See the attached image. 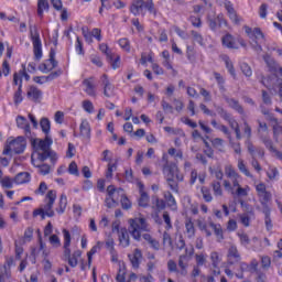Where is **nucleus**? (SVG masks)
<instances>
[{
    "label": "nucleus",
    "instance_id": "49",
    "mask_svg": "<svg viewBox=\"0 0 282 282\" xmlns=\"http://www.w3.org/2000/svg\"><path fill=\"white\" fill-rule=\"evenodd\" d=\"M267 65L270 72H274V74H280V76H282V67L274 59L267 61Z\"/></svg>",
    "mask_w": 282,
    "mask_h": 282
},
{
    "label": "nucleus",
    "instance_id": "14",
    "mask_svg": "<svg viewBox=\"0 0 282 282\" xmlns=\"http://www.w3.org/2000/svg\"><path fill=\"white\" fill-rule=\"evenodd\" d=\"M25 147H28L25 137H18L9 142V145H7L3 150V155H10V153H15V155H19L25 151Z\"/></svg>",
    "mask_w": 282,
    "mask_h": 282
},
{
    "label": "nucleus",
    "instance_id": "60",
    "mask_svg": "<svg viewBox=\"0 0 282 282\" xmlns=\"http://www.w3.org/2000/svg\"><path fill=\"white\" fill-rule=\"evenodd\" d=\"M212 147L216 149V151L224 152V140L219 138L212 140Z\"/></svg>",
    "mask_w": 282,
    "mask_h": 282
},
{
    "label": "nucleus",
    "instance_id": "40",
    "mask_svg": "<svg viewBox=\"0 0 282 282\" xmlns=\"http://www.w3.org/2000/svg\"><path fill=\"white\" fill-rule=\"evenodd\" d=\"M31 162L33 166L39 169L40 175H50V171H52V167L48 164H37L36 160H34V156L31 158Z\"/></svg>",
    "mask_w": 282,
    "mask_h": 282
},
{
    "label": "nucleus",
    "instance_id": "62",
    "mask_svg": "<svg viewBox=\"0 0 282 282\" xmlns=\"http://www.w3.org/2000/svg\"><path fill=\"white\" fill-rule=\"evenodd\" d=\"M267 176L271 180L274 181L276 177H279V169L274 166H270L269 170L267 171Z\"/></svg>",
    "mask_w": 282,
    "mask_h": 282
},
{
    "label": "nucleus",
    "instance_id": "45",
    "mask_svg": "<svg viewBox=\"0 0 282 282\" xmlns=\"http://www.w3.org/2000/svg\"><path fill=\"white\" fill-rule=\"evenodd\" d=\"M238 171H240V173H242V175H245L246 177H250V180L254 177V175L250 173V170L246 165V162L243 161V159H238Z\"/></svg>",
    "mask_w": 282,
    "mask_h": 282
},
{
    "label": "nucleus",
    "instance_id": "21",
    "mask_svg": "<svg viewBox=\"0 0 282 282\" xmlns=\"http://www.w3.org/2000/svg\"><path fill=\"white\" fill-rule=\"evenodd\" d=\"M18 129H22L24 131L25 138H32V129L30 128V122L23 116H18L15 119Z\"/></svg>",
    "mask_w": 282,
    "mask_h": 282
},
{
    "label": "nucleus",
    "instance_id": "13",
    "mask_svg": "<svg viewBox=\"0 0 282 282\" xmlns=\"http://www.w3.org/2000/svg\"><path fill=\"white\" fill-rule=\"evenodd\" d=\"M129 224H130V235H132L133 239H135L137 241H140L142 237V232L148 230L147 219L132 218L129 220Z\"/></svg>",
    "mask_w": 282,
    "mask_h": 282
},
{
    "label": "nucleus",
    "instance_id": "22",
    "mask_svg": "<svg viewBox=\"0 0 282 282\" xmlns=\"http://www.w3.org/2000/svg\"><path fill=\"white\" fill-rule=\"evenodd\" d=\"M224 120L228 122L229 127L235 131L237 140H241V129L239 128V122L232 117V115L226 112L224 115Z\"/></svg>",
    "mask_w": 282,
    "mask_h": 282
},
{
    "label": "nucleus",
    "instance_id": "34",
    "mask_svg": "<svg viewBox=\"0 0 282 282\" xmlns=\"http://www.w3.org/2000/svg\"><path fill=\"white\" fill-rule=\"evenodd\" d=\"M79 133L84 138H91V124L87 119H83L79 124Z\"/></svg>",
    "mask_w": 282,
    "mask_h": 282
},
{
    "label": "nucleus",
    "instance_id": "9",
    "mask_svg": "<svg viewBox=\"0 0 282 282\" xmlns=\"http://www.w3.org/2000/svg\"><path fill=\"white\" fill-rule=\"evenodd\" d=\"M30 41L33 45V54L35 61H41L43 58V42L41 41V33H39V28L36 25H30Z\"/></svg>",
    "mask_w": 282,
    "mask_h": 282
},
{
    "label": "nucleus",
    "instance_id": "46",
    "mask_svg": "<svg viewBox=\"0 0 282 282\" xmlns=\"http://www.w3.org/2000/svg\"><path fill=\"white\" fill-rule=\"evenodd\" d=\"M226 102L231 109H235V111L243 116V107L239 105L238 100L235 98H226Z\"/></svg>",
    "mask_w": 282,
    "mask_h": 282
},
{
    "label": "nucleus",
    "instance_id": "24",
    "mask_svg": "<svg viewBox=\"0 0 282 282\" xmlns=\"http://www.w3.org/2000/svg\"><path fill=\"white\" fill-rule=\"evenodd\" d=\"M137 186L139 188V193H140V197H139V206H141L142 208H147V206H149V202H150V197L149 194L144 191V183L139 181L137 183Z\"/></svg>",
    "mask_w": 282,
    "mask_h": 282
},
{
    "label": "nucleus",
    "instance_id": "42",
    "mask_svg": "<svg viewBox=\"0 0 282 282\" xmlns=\"http://www.w3.org/2000/svg\"><path fill=\"white\" fill-rule=\"evenodd\" d=\"M32 180V176L28 172H20L15 177H14V183L18 185L21 184H28Z\"/></svg>",
    "mask_w": 282,
    "mask_h": 282
},
{
    "label": "nucleus",
    "instance_id": "38",
    "mask_svg": "<svg viewBox=\"0 0 282 282\" xmlns=\"http://www.w3.org/2000/svg\"><path fill=\"white\" fill-rule=\"evenodd\" d=\"M264 147L271 152L274 153L275 158H278V160H280L282 162V152L276 150V148H274V143L272 142V139H264Z\"/></svg>",
    "mask_w": 282,
    "mask_h": 282
},
{
    "label": "nucleus",
    "instance_id": "1",
    "mask_svg": "<svg viewBox=\"0 0 282 282\" xmlns=\"http://www.w3.org/2000/svg\"><path fill=\"white\" fill-rule=\"evenodd\" d=\"M225 175L228 180L223 182V186L227 193H230L234 197H248L250 186L241 187V176L232 165L225 166Z\"/></svg>",
    "mask_w": 282,
    "mask_h": 282
},
{
    "label": "nucleus",
    "instance_id": "35",
    "mask_svg": "<svg viewBox=\"0 0 282 282\" xmlns=\"http://www.w3.org/2000/svg\"><path fill=\"white\" fill-rule=\"evenodd\" d=\"M50 12V0H37V17L43 19Z\"/></svg>",
    "mask_w": 282,
    "mask_h": 282
},
{
    "label": "nucleus",
    "instance_id": "48",
    "mask_svg": "<svg viewBox=\"0 0 282 282\" xmlns=\"http://www.w3.org/2000/svg\"><path fill=\"white\" fill-rule=\"evenodd\" d=\"M223 45L225 47H228L229 50H237V44L235 43V37H232L230 34H226L223 36Z\"/></svg>",
    "mask_w": 282,
    "mask_h": 282
},
{
    "label": "nucleus",
    "instance_id": "63",
    "mask_svg": "<svg viewBox=\"0 0 282 282\" xmlns=\"http://www.w3.org/2000/svg\"><path fill=\"white\" fill-rule=\"evenodd\" d=\"M117 282H127V269L119 268V271L116 276Z\"/></svg>",
    "mask_w": 282,
    "mask_h": 282
},
{
    "label": "nucleus",
    "instance_id": "25",
    "mask_svg": "<svg viewBox=\"0 0 282 282\" xmlns=\"http://www.w3.org/2000/svg\"><path fill=\"white\" fill-rule=\"evenodd\" d=\"M26 98L32 100V102H41V98H43V90L39 89V87L32 85L29 87L26 91Z\"/></svg>",
    "mask_w": 282,
    "mask_h": 282
},
{
    "label": "nucleus",
    "instance_id": "29",
    "mask_svg": "<svg viewBox=\"0 0 282 282\" xmlns=\"http://www.w3.org/2000/svg\"><path fill=\"white\" fill-rule=\"evenodd\" d=\"M118 239H119V246L122 248H129L131 245V240L129 238V230L127 228H121L119 234H118Z\"/></svg>",
    "mask_w": 282,
    "mask_h": 282
},
{
    "label": "nucleus",
    "instance_id": "20",
    "mask_svg": "<svg viewBox=\"0 0 282 282\" xmlns=\"http://www.w3.org/2000/svg\"><path fill=\"white\" fill-rule=\"evenodd\" d=\"M224 7L225 10H227V14L230 21H232L235 25H239V23H241V18H239V15L237 14V11L235 10V4H232L230 0H225Z\"/></svg>",
    "mask_w": 282,
    "mask_h": 282
},
{
    "label": "nucleus",
    "instance_id": "27",
    "mask_svg": "<svg viewBox=\"0 0 282 282\" xmlns=\"http://www.w3.org/2000/svg\"><path fill=\"white\" fill-rule=\"evenodd\" d=\"M227 257L229 265H235V263H239V261H241V254L239 253V250L235 246H231L228 249Z\"/></svg>",
    "mask_w": 282,
    "mask_h": 282
},
{
    "label": "nucleus",
    "instance_id": "28",
    "mask_svg": "<svg viewBox=\"0 0 282 282\" xmlns=\"http://www.w3.org/2000/svg\"><path fill=\"white\" fill-rule=\"evenodd\" d=\"M12 265H14V258H8L3 265L4 272L0 274V282H6L7 279H10V276H12V271H10V268H12Z\"/></svg>",
    "mask_w": 282,
    "mask_h": 282
},
{
    "label": "nucleus",
    "instance_id": "31",
    "mask_svg": "<svg viewBox=\"0 0 282 282\" xmlns=\"http://www.w3.org/2000/svg\"><path fill=\"white\" fill-rule=\"evenodd\" d=\"M258 134L260 135V139L262 140L263 144H265L264 139L268 138L270 140V129L268 128V123L263 121L258 120Z\"/></svg>",
    "mask_w": 282,
    "mask_h": 282
},
{
    "label": "nucleus",
    "instance_id": "61",
    "mask_svg": "<svg viewBox=\"0 0 282 282\" xmlns=\"http://www.w3.org/2000/svg\"><path fill=\"white\" fill-rule=\"evenodd\" d=\"M209 172L212 175L216 177V180H224V171L219 166L217 167H209Z\"/></svg>",
    "mask_w": 282,
    "mask_h": 282
},
{
    "label": "nucleus",
    "instance_id": "58",
    "mask_svg": "<svg viewBox=\"0 0 282 282\" xmlns=\"http://www.w3.org/2000/svg\"><path fill=\"white\" fill-rule=\"evenodd\" d=\"M212 188L214 191L215 197H221V195H224V189H221V183L219 182L212 183Z\"/></svg>",
    "mask_w": 282,
    "mask_h": 282
},
{
    "label": "nucleus",
    "instance_id": "26",
    "mask_svg": "<svg viewBox=\"0 0 282 282\" xmlns=\"http://www.w3.org/2000/svg\"><path fill=\"white\" fill-rule=\"evenodd\" d=\"M128 259L130 260L133 270H138L142 262V251L140 249H135L132 253L128 254Z\"/></svg>",
    "mask_w": 282,
    "mask_h": 282
},
{
    "label": "nucleus",
    "instance_id": "47",
    "mask_svg": "<svg viewBox=\"0 0 282 282\" xmlns=\"http://www.w3.org/2000/svg\"><path fill=\"white\" fill-rule=\"evenodd\" d=\"M40 127L45 135H50V132L52 131V122L48 118L43 117L40 120Z\"/></svg>",
    "mask_w": 282,
    "mask_h": 282
},
{
    "label": "nucleus",
    "instance_id": "64",
    "mask_svg": "<svg viewBox=\"0 0 282 282\" xmlns=\"http://www.w3.org/2000/svg\"><path fill=\"white\" fill-rule=\"evenodd\" d=\"M240 69L247 78H250V76H252V68L247 63L240 64Z\"/></svg>",
    "mask_w": 282,
    "mask_h": 282
},
{
    "label": "nucleus",
    "instance_id": "15",
    "mask_svg": "<svg viewBox=\"0 0 282 282\" xmlns=\"http://www.w3.org/2000/svg\"><path fill=\"white\" fill-rule=\"evenodd\" d=\"M195 254V247H186L185 248V253L181 254L178 258V267L181 269V274L183 276H186L187 274V268L188 263H191V259H193V256Z\"/></svg>",
    "mask_w": 282,
    "mask_h": 282
},
{
    "label": "nucleus",
    "instance_id": "56",
    "mask_svg": "<svg viewBox=\"0 0 282 282\" xmlns=\"http://www.w3.org/2000/svg\"><path fill=\"white\" fill-rule=\"evenodd\" d=\"M75 52L76 54H78L79 56H85V48L83 46V41L80 40V36L76 37V42H75Z\"/></svg>",
    "mask_w": 282,
    "mask_h": 282
},
{
    "label": "nucleus",
    "instance_id": "3",
    "mask_svg": "<svg viewBox=\"0 0 282 282\" xmlns=\"http://www.w3.org/2000/svg\"><path fill=\"white\" fill-rule=\"evenodd\" d=\"M162 173L172 193H180V182H184V174L181 173L177 163H164L162 166Z\"/></svg>",
    "mask_w": 282,
    "mask_h": 282
},
{
    "label": "nucleus",
    "instance_id": "52",
    "mask_svg": "<svg viewBox=\"0 0 282 282\" xmlns=\"http://www.w3.org/2000/svg\"><path fill=\"white\" fill-rule=\"evenodd\" d=\"M0 184H1L2 188H14V178H12L10 176H4L0 181Z\"/></svg>",
    "mask_w": 282,
    "mask_h": 282
},
{
    "label": "nucleus",
    "instance_id": "6",
    "mask_svg": "<svg viewBox=\"0 0 282 282\" xmlns=\"http://www.w3.org/2000/svg\"><path fill=\"white\" fill-rule=\"evenodd\" d=\"M197 226L200 232H205L206 237H212L213 231L217 241H224V228L220 224H215L213 221L206 223V220H197Z\"/></svg>",
    "mask_w": 282,
    "mask_h": 282
},
{
    "label": "nucleus",
    "instance_id": "7",
    "mask_svg": "<svg viewBox=\"0 0 282 282\" xmlns=\"http://www.w3.org/2000/svg\"><path fill=\"white\" fill-rule=\"evenodd\" d=\"M163 197L164 199L158 198V197L153 199V208H155V210L160 213L161 210H164V208H166V204H167L170 209L176 213L177 200H175V196H173L171 192L166 191V192H163Z\"/></svg>",
    "mask_w": 282,
    "mask_h": 282
},
{
    "label": "nucleus",
    "instance_id": "53",
    "mask_svg": "<svg viewBox=\"0 0 282 282\" xmlns=\"http://www.w3.org/2000/svg\"><path fill=\"white\" fill-rule=\"evenodd\" d=\"M67 171L69 175H74L75 177L80 176V171H78V164L76 163V161L69 163Z\"/></svg>",
    "mask_w": 282,
    "mask_h": 282
},
{
    "label": "nucleus",
    "instance_id": "37",
    "mask_svg": "<svg viewBox=\"0 0 282 282\" xmlns=\"http://www.w3.org/2000/svg\"><path fill=\"white\" fill-rule=\"evenodd\" d=\"M52 144H54L52 137H50V134H45V138L39 141L37 149H40V151H50V147H52Z\"/></svg>",
    "mask_w": 282,
    "mask_h": 282
},
{
    "label": "nucleus",
    "instance_id": "23",
    "mask_svg": "<svg viewBox=\"0 0 282 282\" xmlns=\"http://www.w3.org/2000/svg\"><path fill=\"white\" fill-rule=\"evenodd\" d=\"M269 122L272 127L273 139L278 142L279 137L282 135V122L279 121V118H276L274 116H270Z\"/></svg>",
    "mask_w": 282,
    "mask_h": 282
},
{
    "label": "nucleus",
    "instance_id": "50",
    "mask_svg": "<svg viewBox=\"0 0 282 282\" xmlns=\"http://www.w3.org/2000/svg\"><path fill=\"white\" fill-rule=\"evenodd\" d=\"M11 72H12V67L10 66V62H8V59H3L2 72L0 68V79L2 78V76H4V77L10 76Z\"/></svg>",
    "mask_w": 282,
    "mask_h": 282
},
{
    "label": "nucleus",
    "instance_id": "33",
    "mask_svg": "<svg viewBox=\"0 0 282 282\" xmlns=\"http://www.w3.org/2000/svg\"><path fill=\"white\" fill-rule=\"evenodd\" d=\"M155 53H153V51L150 52H143L141 53V58H140V65H142L143 67H148L149 63H151V65L155 62Z\"/></svg>",
    "mask_w": 282,
    "mask_h": 282
},
{
    "label": "nucleus",
    "instance_id": "5",
    "mask_svg": "<svg viewBox=\"0 0 282 282\" xmlns=\"http://www.w3.org/2000/svg\"><path fill=\"white\" fill-rule=\"evenodd\" d=\"M56 191L50 189L44 197L43 208H36L33 210V217H41V219H45L46 217H54V204H56Z\"/></svg>",
    "mask_w": 282,
    "mask_h": 282
},
{
    "label": "nucleus",
    "instance_id": "41",
    "mask_svg": "<svg viewBox=\"0 0 282 282\" xmlns=\"http://www.w3.org/2000/svg\"><path fill=\"white\" fill-rule=\"evenodd\" d=\"M120 50L126 52V54H131V41L128 37H121L117 41Z\"/></svg>",
    "mask_w": 282,
    "mask_h": 282
},
{
    "label": "nucleus",
    "instance_id": "19",
    "mask_svg": "<svg viewBox=\"0 0 282 282\" xmlns=\"http://www.w3.org/2000/svg\"><path fill=\"white\" fill-rule=\"evenodd\" d=\"M83 87H84L85 94H87V96H90V98H96V96H98V93L96 89V78L88 77L84 79Z\"/></svg>",
    "mask_w": 282,
    "mask_h": 282
},
{
    "label": "nucleus",
    "instance_id": "4",
    "mask_svg": "<svg viewBox=\"0 0 282 282\" xmlns=\"http://www.w3.org/2000/svg\"><path fill=\"white\" fill-rule=\"evenodd\" d=\"M23 78L26 83H30V74H28V67L22 64V68L13 73V87H18L17 91L13 94L14 105H21L23 102Z\"/></svg>",
    "mask_w": 282,
    "mask_h": 282
},
{
    "label": "nucleus",
    "instance_id": "11",
    "mask_svg": "<svg viewBox=\"0 0 282 282\" xmlns=\"http://www.w3.org/2000/svg\"><path fill=\"white\" fill-rule=\"evenodd\" d=\"M99 51L101 54L106 55L111 69H120V66L122 65V57L119 54L113 57V52L109 48V44L100 43Z\"/></svg>",
    "mask_w": 282,
    "mask_h": 282
},
{
    "label": "nucleus",
    "instance_id": "43",
    "mask_svg": "<svg viewBox=\"0 0 282 282\" xmlns=\"http://www.w3.org/2000/svg\"><path fill=\"white\" fill-rule=\"evenodd\" d=\"M161 56L164 59L162 62L163 67H165V69H172L174 72L175 69L173 68V64L171 63V53L169 52V50H164L161 53Z\"/></svg>",
    "mask_w": 282,
    "mask_h": 282
},
{
    "label": "nucleus",
    "instance_id": "8",
    "mask_svg": "<svg viewBox=\"0 0 282 282\" xmlns=\"http://www.w3.org/2000/svg\"><path fill=\"white\" fill-rule=\"evenodd\" d=\"M245 32L247 36L252 41V47L256 52H262L263 47H261V43L265 41V34H263V31H261V28H250L248 25H245Z\"/></svg>",
    "mask_w": 282,
    "mask_h": 282
},
{
    "label": "nucleus",
    "instance_id": "30",
    "mask_svg": "<svg viewBox=\"0 0 282 282\" xmlns=\"http://www.w3.org/2000/svg\"><path fill=\"white\" fill-rule=\"evenodd\" d=\"M50 159L52 164H55L56 160H58L56 153L52 152V150H42V152L37 153V160H40V162H45V160Z\"/></svg>",
    "mask_w": 282,
    "mask_h": 282
},
{
    "label": "nucleus",
    "instance_id": "2",
    "mask_svg": "<svg viewBox=\"0 0 282 282\" xmlns=\"http://www.w3.org/2000/svg\"><path fill=\"white\" fill-rule=\"evenodd\" d=\"M256 192L259 197V202L262 206V213L264 215V224L268 231L272 230V218L270 217L272 209L268 204L272 202V193L268 191L265 183H259L256 185Z\"/></svg>",
    "mask_w": 282,
    "mask_h": 282
},
{
    "label": "nucleus",
    "instance_id": "17",
    "mask_svg": "<svg viewBox=\"0 0 282 282\" xmlns=\"http://www.w3.org/2000/svg\"><path fill=\"white\" fill-rule=\"evenodd\" d=\"M55 67H58V61H56V50L51 48L48 58L39 65V69L42 72V74H50V72L55 69Z\"/></svg>",
    "mask_w": 282,
    "mask_h": 282
},
{
    "label": "nucleus",
    "instance_id": "36",
    "mask_svg": "<svg viewBox=\"0 0 282 282\" xmlns=\"http://www.w3.org/2000/svg\"><path fill=\"white\" fill-rule=\"evenodd\" d=\"M65 210H67V195L61 194L55 213H57V215H65Z\"/></svg>",
    "mask_w": 282,
    "mask_h": 282
},
{
    "label": "nucleus",
    "instance_id": "51",
    "mask_svg": "<svg viewBox=\"0 0 282 282\" xmlns=\"http://www.w3.org/2000/svg\"><path fill=\"white\" fill-rule=\"evenodd\" d=\"M191 34H192L195 43H198V45H200V47H206V41L204 40V36L202 35V33H199L197 31H192Z\"/></svg>",
    "mask_w": 282,
    "mask_h": 282
},
{
    "label": "nucleus",
    "instance_id": "10",
    "mask_svg": "<svg viewBox=\"0 0 282 282\" xmlns=\"http://www.w3.org/2000/svg\"><path fill=\"white\" fill-rule=\"evenodd\" d=\"M143 8H145L150 14H153L154 17L158 15V9H155V3L153 0H135V2L130 6V12L134 17H140V11Z\"/></svg>",
    "mask_w": 282,
    "mask_h": 282
},
{
    "label": "nucleus",
    "instance_id": "59",
    "mask_svg": "<svg viewBox=\"0 0 282 282\" xmlns=\"http://www.w3.org/2000/svg\"><path fill=\"white\" fill-rule=\"evenodd\" d=\"M79 257H80V251H77V252L73 253L72 256H69L68 265H70V268H76V265H78Z\"/></svg>",
    "mask_w": 282,
    "mask_h": 282
},
{
    "label": "nucleus",
    "instance_id": "55",
    "mask_svg": "<svg viewBox=\"0 0 282 282\" xmlns=\"http://www.w3.org/2000/svg\"><path fill=\"white\" fill-rule=\"evenodd\" d=\"M260 261L262 270H270L272 265V258L270 256H261Z\"/></svg>",
    "mask_w": 282,
    "mask_h": 282
},
{
    "label": "nucleus",
    "instance_id": "57",
    "mask_svg": "<svg viewBox=\"0 0 282 282\" xmlns=\"http://www.w3.org/2000/svg\"><path fill=\"white\" fill-rule=\"evenodd\" d=\"M200 193L203 195V199L207 203L213 202V194L210 193V188L203 186L200 188Z\"/></svg>",
    "mask_w": 282,
    "mask_h": 282
},
{
    "label": "nucleus",
    "instance_id": "12",
    "mask_svg": "<svg viewBox=\"0 0 282 282\" xmlns=\"http://www.w3.org/2000/svg\"><path fill=\"white\" fill-rule=\"evenodd\" d=\"M240 268L245 272H250L251 274H257L256 281L257 282H265L268 281V275L265 272L259 270V260L252 259L250 263L241 262Z\"/></svg>",
    "mask_w": 282,
    "mask_h": 282
},
{
    "label": "nucleus",
    "instance_id": "54",
    "mask_svg": "<svg viewBox=\"0 0 282 282\" xmlns=\"http://www.w3.org/2000/svg\"><path fill=\"white\" fill-rule=\"evenodd\" d=\"M82 107L84 109V111H86V113H94V111H96L95 107H94V102H91V100L86 99L82 102Z\"/></svg>",
    "mask_w": 282,
    "mask_h": 282
},
{
    "label": "nucleus",
    "instance_id": "16",
    "mask_svg": "<svg viewBox=\"0 0 282 282\" xmlns=\"http://www.w3.org/2000/svg\"><path fill=\"white\" fill-rule=\"evenodd\" d=\"M247 149L252 158L251 166L254 169V171H257L258 173H261L263 169L261 167V164L257 160V153L258 155H260V158H263L265 155V152H263V149L261 148L257 149L254 144H252V142H247Z\"/></svg>",
    "mask_w": 282,
    "mask_h": 282
},
{
    "label": "nucleus",
    "instance_id": "39",
    "mask_svg": "<svg viewBox=\"0 0 282 282\" xmlns=\"http://www.w3.org/2000/svg\"><path fill=\"white\" fill-rule=\"evenodd\" d=\"M185 234L188 239H193V237H195V223H193L192 218L185 219Z\"/></svg>",
    "mask_w": 282,
    "mask_h": 282
},
{
    "label": "nucleus",
    "instance_id": "32",
    "mask_svg": "<svg viewBox=\"0 0 282 282\" xmlns=\"http://www.w3.org/2000/svg\"><path fill=\"white\" fill-rule=\"evenodd\" d=\"M107 194H108V197L106 198V205L108 208H113V206L118 205V202L113 199V195L116 194V186L109 185L107 187Z\"/></svg>",
    "mask_w": 282,
    "mask_h": 282
},
{
    "label": "nucleus",
    "instance_id": "44",
    "mask_svg": "<svg viewBox=\"0 0 282 282\" xmlns=\"http://www.w3.org/2000/svg\"><path fill=\"white\" fill-rule=\"evenodd\" d=\"M223 61L230 76H232V78H237V72L235 70V65L232 64V61H230V57L228 55H223Z\"/></svg>",
    "mask_w": 282,
    "mask_h": 282
},
{
    "label": "nucleus",
    "instance_id": "18",
    "mask_svg": "<svg viewBox=\"0 0 282 282\" xmlns=\"http://www.w3.org/2000/svg\"><path fill=\"white\" fill-rule=\"evenodd\" d=\"M100 83L102 86V94L106 98H112L116 94V86L109 79V75L104 74L100 77Z\"/></svg>",
    "mask_w": 282,
    "mask_h": 282
}]
</instances>
